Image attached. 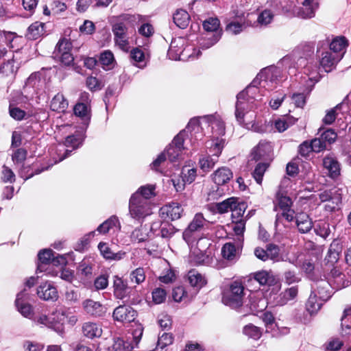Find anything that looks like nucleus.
Returning a JSON list of instances; mask_svg holds the SVG:
<instances>
[{
  "instance_id": "61",
  "label": "nucleus",
  "mask_w": 351,
  "mask_h": 351,
  "mask_svg": "<svg viewBox=\"0 0 351 351\" xmlns=\"http://www.w3.org/2000/svg\"><path fill=\"white\" fill-rule=\"evenodd\" d=\"M15 38H16V36L14 33L0 30V46H3L5 44L10 48H13L12 42L14 41Z\"/></svg>"
},
{
  "instance_id": "18",
  "label": "nucleus",
  "mask_w": 351,
  "mask_h": 351,
  "mask_svg": "<svg viewBox=\"0 0 351 351\" xmlns=\"http://www.w3.org/2000/svg\"><path fill=\"white\" fill-rule=\"evenodd\" d=\"M341 246L339 243L334 241L330 245L327 254L324 258L325 268L330 269L334 267L339 259V255L341 252Z\"/></svg>"
},
{
  "instance_id": "59",
  "label": "nucleus",
  "mask_w": 351,
  "mask_h": 351,
  "mask_svg": "<svg viewBox=\"0 0 351 351\" xmlns=\"http://www.w3.org/2000/svg\"><path fill=\"white\" fill-rule=\"evenodd\" d=\"M243 332L245 335L254 339H258L262 335L260 328L251 324L243 328Z\"/></svg>"
},
{
  "instance_id": "33",
  "label": "nucleus",
  "mask_w": 351,
  "mask_h": 351,
  "mask_svg": "<svg viewBox=\"0 0 351 351\" xmlns=\"http://www.w3.org/2000/svg\"><path fill=\"white\" fill-rule=\"evenodd\" d=\"M68 101L64 98V95L60 93L56 95L51 101L50 108L53 111L58 112H64L68 108Z\"/></svg>"
},
{
  "instance_id": "34",
  "label": "nucleus",
  "mask_w": 351,
  "mask_h": 351,
  "mask_svg": "<svg viewBox=\"0 0 351 351\" xmlns=\"http://www.w3.org/2000/svg\"><path fill=\"white\" fill-rule=\"evenodd\" d=\"M73 111L75 114L79 117L85 125H88L90 120V112L87 105L83 103H77L74 106Z\"/></svg>"
},
{
  "instance_id": "6",
  "label": "nucleus",
  "mask_w": 351,
  "mask_h": 351,
  "mask_svg": "<svg viewBox=\"0 0 351 351\" xmlns=\"http://www.w3.org/2000/svg\"><path fill=\"white\" fill-rule=\"evenodd\" d=\"M129 213L132 218L140 221L151 215L150 204L139 193H134L130 199Z\"/></svg>"
},
{
  "instance_id": "28",
  "label": "nucleus",
  "mask_w": 351,
  "mask_h": 351,
  "mask_svg": "<svg viewBox=\"0 0 351 351\" xmlns=\"http://www.w3.org/2000/svg\"><path fill=\"white\" fill-rule=\"evenodd\" d=\"M98 249L99 250L101 254L106 260L120 261L125 255V252L119 251L118 252H113L111 249L108 247V244L104 242H100L98 245Z\"/></svg>"
},
{
  "instance_id": "27",
  "label": "nucleus",
  "mask_w": 351,
  "mask_h": 351,
  "mask_svg": "<svg viewBox=\"0 0 351 351\" xmlns=\"http://www.w3.org/2000/svg\"><path fill=\"white\" fill-rule=\"evenodd\" d=\"M114 295L117 299L122 300L128 295V287L126 282L119 276H114L113 280Z\"/></svg>"
},
{
  "instance_id": "15",
  "label": "nucleus",
  "mask_w": 351,
  "mask_h": 351,
  "mask_svg": "<svg viewBox=\"0 0 351 351\" xmlns=\"http://www.w3.org/2000/svg\"><path fill=\"white\" fill-rule=\"evenodd\" d=\"M342 58L341 53H335L330 49L322 53L319 62L325 71L329 72Z\"/></svg>"
},
{
  "instance_id": "5",
  "label": "nucleus",
  "mask_w": 351,
  "mask_h": 351,
  "mask_svg": "<svg viewBox=\"0 0 351 351\" xmlns=\"http://www.w3.org/2000/svg\"><path fill=\"white\" fill-rule=\"evenodd\" d=\"M244 286L239 281H234L223 292L222 302L232 308L242 306L244 298Z\"/></svg>"
},
{
  "instance_id": "50",
  "label": "nucleus",
  "mask_w": 351,
  "mask_h": 351,
  "mask_svg": "<svg viewBox=\"0 0 351 351\" xmlns=\"http://www.w3.org/2000/svg\"><path fill=\"white\" fill-rule=\"evenodd\" d=\"M271 149L270 144L267 141H261L252 152L253 158L258 160Z\"/></svg>"
},
{
  "instance_id": "41",
  "label": "nucleus",
  "mask_w": 351,
  "mask_h": 351,
  "mask_svg": "<svg viewBox=\"0 0 351 351\" xmlns=\"http://www.w3.org/2000/svg\"><path fill=\"white\" fill-rule=\"evenodd\" d=\"M326 271L330 270L329 276L330 278L328 280L331 282L332 279L334 280V284H336V289H339L343 287V280L344 275L337 269V267L334 266L328 269V267L325 268Z\"/></svg>"
},
{
  "instance_id": "12",
  "label": "nucleus",
  "mask_w": 351,
  "mask_h": 351,
  "mask_svg": "<svg viewBox=\"0 0 351 351\" xmlns=\"http://www.w3.org/2000/svg\"><path fill=\"white\" fill-rule=\"evenodd\" d=\"M137 316V312L131 306L120 305L113 311V317L121 322L130 323L134 322Z\"/></svg>"
},
{
  "instance_id": "22",
  "label": "nucleus",
  "mask_w": 351,
  "mask_h": 351,
  "mask_svg": "<svg viewBox=\"0 0 351 351\" xmlns=\"http://www.w3.org/2000/svg\"><path fill=\"white\" fill-rule=\"evenodd\" d=\"M323 166L328 171L330 177L335 178L340 174V165L337 158L328 155L323 159Z\"/></svg>"
},
{
  "instance_id": "56",
  "label": "nucleus",
  "mask_w": 351,
  "mask_h": 351,
  "mask_svg": "<svg viewBox=\"0 0 351 351\" xmlns=\"http://www.w3.org/2000/svg\"><path fill=\"white\" fill-rule=\"evenodd\" d=\"M131 238L138 243L145 241L149 238L147 228L141 226L140 228L135 229L132 232Z\"/></svg>"
},
{
  "instance_id": "38",
  "label": "nucleus",
  "mask_w": 351,
  "mask_h": 351,
  "mask_svg": "<svg viewBox=\"0 0 351 351\" xmlns=\"http://www.w3.org/2000/svg\"><path fill=\"white\" fill-rule=\"evenodd\" d=\"M225 143V139L222 138L221 137L213 138V139L209 143V146L208 147L209 149L210 154L219 158L224 147Z\"/></svg>"
},
{
  "instance_id": "10",
  "label": "nucleus",
  "mask_w": 351,
  "mask_h": 351,
  "mask_svg": "<svg viewBox=\"0 0 351 351\" xmlns=\"http://www.w3.org/2000/svg\"><path fill=\"white\" fill-rule=\"evenodd\" d=\"M207 221L202 213H197L188 227L183 232V239L186 242L190 243L193 241L195 234L200 232L206 224Z\"/></svg>"
},
{
  "instance_id": "40",
  "label": "nucleus",
  "mask_w": 351,
  "mask_h": 351,
  "mask_svg": "<svg viewBox=\"0 0 351 351\" xmlns=\"http://www.w3.org/2000/svg\"><path fill=\"white\" fill-rule=\"evenodd\" d=\"M341 203V195L337 191H335L331 198L325 202L324 209L328 212H333L338 209Z\"/></svg>"
},
{
  "instance_id": "55",
  "label": "nucleus",
  "mask_w": 351,
  "mask_h": 351,
  "mask_svg": "<svg viewBox=\"0 0 351 351\" xmlns=\"http://www.w3.org/2000/svg\"><path fill=\"white\" fill-rule=\"evenodd\" d=\"M344 106H346V104L341 103L337 105L334 108L328 110L323 119V122L326 125L332 124L339 114L338 111Z\"/></svg>"
},
{
  "instance_id": "17",
  "label": "nucleus",
  "mask_w": 351,
  "mask_h": 351,
  "mask_svg": "<svg viewBox=\"0 0 351 351\" xmlns=\"http://www.w3.org/2000/svg\"><path fill=\"white\" fill-rule=\"evenodd\" d=\"M150 230L156 235L162 238L169 239L176 232L175 228L167 222L161 223L160 221L152 223Z\"/></svg>"
},
{
  "instance_id": "51",
  "label": "nucleus",
  "mask_w": 351,
  "mask_h": 351,
  "mask_svg": "<svg viewBox=\"0 0 351 351\" xmlns=\"http://www.w3.org/2000/svg\"><path fill=\"white\" fill-rule=\"evenodd\" d=\"M14 56H12V58H8L6 62H4L0 65V73L6 76L13 74L18 69L17 66L14 65Z\"/></svg>"
},
{
  "instance_id": "20",
  "label": "nucleus",
  "mask_w": 351,
  "mask_h": 351,
  "mask_svg": "<svg viewBox=\"0 0 351 351\" xmlns=\"http://www.w3.org/2000/svg\"><path fill=\"white\" fill-rule=\"evenodd\" d=\"M295 226L301 234H306L311 231L313 226V221L306 213H296Z\"/></svg>"
},
{
  "instance_id": "46",
  "label": "nucleus",
  "mask_w": 351,
  "mask_h": 351,
  "mask_svg": "<svg viewBox=\"0 0 351 351\" xmlns=\"http://www.w3.org/2000/svg\"><path fill=\"white\" fill-rule=\"evenodd\" d=\"M220 34H206L203 38H202L199 43L200 48L202 49H206L215 45L220 38Z\"/></svg>"
},
{
  "instance_id": "47",
  "label": "nucleus",
  "mask_w": 351,
  "mask_h": 351,
  "mask_svg": "<svg viewBox=\"0 0 351 351\" xmlns=\"http://www.w3.org/2000/svg\"><path fill=\"white\" fill-rule=\"evenodd\" d=\"M317 298L316 293L314 295L312 293L306 302V308L311 315L316 313L323 304L322 302H319Z\"/></svg>"
},
{
  "instance_id": "63",
  "label": "nucleus",
  "mask_w": 351,
  "mask_h": 351,
  "mask_svg": "<svg viewBox=\"0 0 351 351\" xmlns=\"http://www.w3.org/2000/svg\"><path fill=\"white\" fill-rule=\"evenodd\" d=\"M154 190V185L149 184L140 187L136 193H139L142 197L145 198L148 201L149 199L155 195Z\"/></svg>"
},
{
  "instance_id": "9",
  "label": "nucleus",
  "mask_w": 351,
  "mask_h": 351,
  "mask_svg": "<svg viewBox=\"0 0 351 351\" xmlns=\"http://www.w3.org/2000/svg\"><path fill=\"white\" fill-rule=\"evenodd\" d=\"M128 27L119 19L112 25V30L114 36L115 44L123 51L129 49Z\"/></svg>"
},
{
  "instance_id": "60",
  "label": "nucleus",
  "mask_w": 351,
  "mask_h": 351,
  "mask_svg": "<svg viewBox=\"0 0 351 351\" xmlns=\"http://www.w3.org/2000/svg\"><path fill=\"white\" fill-rule=\"evenodd\" d=\"M267 167L268 164L265 162H260L256 166L255 169L252 173V176L258 184H261L262 183L263 177Z\"/></svg>"
},
{
  "instance_id": "24",
  "label": "nucleus",
  "mask_w": 351,
  "mask_h": 351,
  "mask_svg": "<svg viewBox=\"0 0 351 351\" xmlns=\"http://www.w3.org/2000/svg\"><path fill=\"white\" fill-rule=\"evenodd\" d=\"M233 174L228 167H221L212 174V179L217 185H223L232 178Z\"/></svg>"
},
{
  "instance_id": "30",
  "label": "nucleus",
  "mask_w": 351,
  "mask_h": 351,
  "mask_svg": "<svg viewBox=\"0 0 351 351\" xmlns=\"http://www.w3.org/2000/svg\"><path fill=\"white\" fill-rule=\"evenodd\" d=\"M82 332L86 337L93 339L101 335L102 329L101 326L97 323L86 322L82 326Z\"/></svg>"
},
{
  "instance_id": "37",
  "label": "nucleus",
  "mask_w": 351,
  "mask_h": 351,
  "mask_svg": "<svg viewBox=\"0 0 351 351\" xmlns=\"http://www.w3.org/2000/svg\"><path fill=\"white\" fill-rule=\"evenodd\" d=\"M282 219H285L288 222L295 223L296 214L294 210L289 209L287 210H283L282 212H278L276 216L275 227L277 230H280V223H282Z\"/></svg>"
},
{
  "instance_id": "19",
  "label": "nucleus",
  "mask_w": 351,
  "mask_h": 351,
  "mask_svg": "<svg viewBox=\"0 0 351 351\" xmlns=\"http://www.w3.org/2000/svg\"><path fill=\"white\" fill-rule=\"evenodd\" d=\"M318 8L315 0H304L302 6L297 9V15L303 19L312 18Z\"/></svg>"
},
{
  "instance_id": "57",
  "label": "nucleus",
  "mask_w": 351,
  "mask_h": 351,
  "mask_svg": "<svg viewBox=\"0 0 351 351\" xmlns=\"http://www.w3.org/2000/svg\"><path fill=\"white\" fill-rule=\"evenodd\" d=\"M219 25V21L217 18H209L203 23L204 29L207 32V34H210V32L220 34L218 32Z\"/></svg>"
},
{
  "instance_id": "42",
  "label": "nucleus",
  "mask_w": 351,
  "mask_h": 351,
  "mask_svg": "<svg viewBox=\"0 0 351 351\" xmlns=\"http://www.w3.org/2000/svg\"><path fill=\"white\" fill-rule=\"evenodd\" d=\"M319 68L316 64L309 63L304 68V73L308 76V80L313 82H317L321 76L319 74Z\"/></svg>"
},
{
  "instance_id": "4",
  "label": "nucleus",
  "mask_w": 351,
  "mask_h": 351,
  "mask_svg": "<svg viewBox=\"0 0 351 351\" xmlns=\"http://www.w3.org/2000/svg\"><path fill=\"white\" fill-rule=\"evenodd\" d=\"M280 75V71L276 67L265 68L256 75L249 86L256 88V92L258 86L267 90H272L277 87Z\"/></svg>"
},
{
  "instance_id": "44",
  "label": "nucleus",
  "mask_w": 351,
  "mask_h": 351,
  "mask_svg": "<svg viewBox=\"0 0 351 351\" xmlns=\"http://www.w3.org/2000/svg\"><path fill=\"white\" fill-rule=\"evenodd\" d=\"M119 226L120 227V223L119 221V219L117 217L113 215L111 216L109 219L106 220L101 224H100L97 228V231L100 234H106L107 233L111 228L113 227Z\"/></svg>"
},
{
  "instance_id": "21",
  "label": "nucleus",
  "mask_w": 351,
  "mask_h": 351,
  "mask_svg": "<svg viewBox=\"0 0 351 351\" xmlns=\"http://www.w3.org/2000/svg\"><path fill=\"white\" fill-rule=\"evenodd\" d=\"M38 296L44 300H56L58 298V291L55 287L49 283L40 285L37 289Z\"/></svg>"
},
{
  "instance_id": "54",
  "label": "nucleus",
  "mask_w": 351,
  "mask_h": 351,
  "mask_svg": "<svg viewBox=\"0 0 351 351\" xmlns=\"http://www.w3.org/2000/svg\"><path fill=\"white\" fill-rule=\"evenodd\" d=\"M189 280L193 287H201L206 283L204 277L195 270H191L189 272Z\"/></svg>"
},
{
  "instance_id": "29",
  "label": "nucleus",
  "mask_w": 351,
  "mask_h": 351,
  "mask_svg": "<svg viewBox=\"0 0 351 351\" xmlns=\"http://www.w3.org/2000/svg\"><path fill=\"white\" fill-rule=\"evenodd\" d=\"M191 261L195 265H210L213 262V257L201 250H194L190 256Z\"/></svg>"
},
{
  "instance_id": "8",
  "label": "nucleus",
  "mask_w": 351,
  "mask_h": 351,
  "mask_svg": "<svg viewBox=\"0 0 351 351\" xmlns=\"http://www.w3.org/2000/svg\"><path fill=\"white\" fill-rule=\"evenodd\" d=\"M72 47V43L69 40L64 38L60 39L53 53L54 58L59 60L66 66L71 65L74 60L73 56L71 53Z\"/></svg>"
},
{
  "instance_id": "14",
  "label": "nucleus",
  "mask_w": 351,
  "mask_h": 351,
  "mask_svg": "<svg viewBox=\"0 0 351 351\" xmlns=\"http://www.w3.org/2000/svg\"><path fill=\"white\" fill-rule=\"evenodd\" d=\"M253 16L252 14H242V15L239 16V21H233L227 25L226 31L232 34H239L247 27L252 25V20L251 18Z\"/></svg>"
},
{
  "instance_id": "26",
  "label": "nucleus",
  "mask_w": 351,
  "mask_h": 351,
  "mask_svg": "<svg viewBox=\"0 0 351 351\" xmlns=\"http://www.w3.org/2000/svg\"><path fill=\"white\" fill-rule=\"evenodd\" d=\"M82 306L86 313L93 316L99 317L104 313L103 306L99 302L90 299L84 300Z\"/></svg>"
},
{
  "instance_id": "3",
  "label": "nucleus",
  "mask_w": 351,
  "mask_h": 351,
  "mask_svg": "<svg viewBox=\"0 0 351 351\" xmlns=\"http://www.w3.org/2000/svg\"><path fill=\"white\" fill-rule=\"evenodd\" d=\"M185 131L180 132L174 137L172 142L169 145L164 152L161 153L158 158L152 163V168L158 170L160 164L165 161L167 156L171 162H176L182 159L184 147V136Z\"/></svg>"
},
{
  "instance_id": "58",
  "label": "nucleus",
  "mask_w": 351,
  "mask_h": 351,
  "mask_svg": "<svg viewBox=\"0 0 351 351\" xmlns=\"http://www.w3.org/2000/svg\"><path fill=\"white\" fill-rule=\"evenodd\" d=\"M235 208H232L230 210L232 211V221L243 220L242 216L245 210V204L243 202H238L237 198L235 201Z\"/></svg>"
},
{
  "instance_id": "53",
  "label": "nucleus",
  "mask_w": 351,
  "mask_h": 351,
  "mask_svg": "<svg viewBox=\"0 0 351 351\" xmlns=\"http://www.w3.org/2000/svg\"><path fill=\"white\" fill-rule=\"evenodd\" d=\"M296 121L294 118L284 117L274 121V125L276 130L279 132L285 131L291 125Z\"/></svg>"
},
{
  "instance_id": "32",
  "label": "nucleus",
  "mask_w": 351,
  "mask_h": 351,
  "mask_svg": "<svg viewBox=\"0 0 351 351\" xmlns=\"http://www.w3.org/2000/svg\"><path fill=\"white\" fill-rule=\"evenodd\" d=\"M253 17L251 18L252 20V25L255 26L256 24L261 25H267L271 22L274 18V14L269 10H265L261 12L258 15L252 13Z\"/></svg>"
},
{
  "instance_id": "62",
  "label": "nucleus",
  "mask_w": 351,
  "mask_h": 351,
  "mask_svg": "<svg viewBox=\"0 0 351 351\" xmlns=\"http://www.w3.org/2000/svg\"><path fill=\"white\" fill-rule=\"evenodd\" d=\"M292 200L289 197L280 195L278 197V206H276L274 210L278 211L279 208L281 212L287 210L291 208Z\"/></svg>"
},
{
  "instance_id": "64",
  "label": "nucleus",
  "mask_w": 351,
  "mask_h": 351,
  "mask_svg": "<svg viewBox=\"0 0 351 351\" xmlns=\"http://www.w3.org/2000/svg\"><path fill=\"white\" fill-rule=\"evenodd\" d=\"M130 279L136 284H141L145 279V274L143 268L138 267L130 273Z\"/></svg>"
},
{
  "instance_id": "48",
  "label": "nucleus",
  "mask_w": 351,
  "mask_h": 351,
  "mask_svg": "<svg viewBox=\"0 0 351 351\" xmlns=\"http://www.w3.org/2000/svg\"><path fill=\"white\" fill-rule=\"evenodd\" d=\"M221 254L224 258L234 261L237 257V249L233 243H227L223 246Z\"/></svg>"
},
{
  "instance_id": "2",
  "label": "nucleus",
  "mask_w": 351,
  "mask_h": 351,
  "mask_svg": "<svg viewBox=\"0 0 351 351\" xmlns=\"http://www.w3.org/2000/svg\"><path fill=\"white\" fill-rule=\"evenodd\" d=\"M204 125L211 128L213 138L219 137L225 134L224 123L218 117L209 115L202 117L200 119L193 118L189 122L186 130L191 133V136H195L197 140L202 138L204 134L199 131Z\"/></svg>"
},
{
  "instance_id": "52",
  "label": "nucleus",
  "mask_w": 351,
  "mask_h": 351,
  "mask_svg": "<svg viewBox=\"0 0 351 351\" xmlns=\"http://www.w3.org/2000/svg\"><path fill=\"white\" fill-rule=\"evenodd\" d=\"M99 62L105 69H110L114 66V55L110 51H105L101 53Z\"/></svg>"
},
{
  "instance_id": "25",
  "label": "nucleus",
  "mask_w": 351,
  "mask_h": 351,
  "mask_svg": "<svg viewBox=\"0 0 351 351\" xmlns=\"http://www.w3.org/2000/svg\"><path fill=\"white\" fill-rule=\"evenodd\" d=\"M183 211V208L178 202H171L161 208V214H166L172 221L180 219Z\"/></svg>"
},
{
  "instance_id": "7",
  "label": "nucleus",
  "mask_w": 351,
  "mask_h": 351,
  "mask_svg": "<svg viewBox=\"0 0 351 351\" xmlns=\"http://www.w3.org/2000/svg\"><path fill=\"white\" fill-rule=\"evenodd\" d=\"M66 317L65 311H56L51 315L41 314L36 316L33 321L37 324L53 329L58 333H62L64 330L63 322Z\"/></svg>"
},
{
  "instance_id": "23",
  "label": "nucleus",
  "mask_w": 351,
  "mask_h": 351,
  "mask_svg": "<svg viewBox=\"0 0 351 351\" xmlns=\"http://www.w3.org/2000/svg\"><path fill=\"white\" fill-rule=\"evenodd\" d=\"M38 263L37 266L36 273L38 272H47V266L52 262V258L53 256V252L51 250H43L40 251L38 254Z\"/></svg>"
},
{
  "instance_id": "39",
  "label": "nucleus",
  "mask_w": 351,
  "mask_h": 351,
  "mask_svg": "<svg viewBox=\"0 0 351 351\" xmlns=\"http://www.w3.org/2000/svg\"><path fill=\"white\" fill-rule=\"evenodd\" d=\"M43 34L44 23L36 21L28 27L27 37L31 40H36Z\"/></svg>"
},
{
  "instance_id": "31",
  "label": "nucleus",
  "mask_w": 351,
  "mask_h": 351,
  "mask_svg": "<svg viewBox=\"0 0 351 351\" xmlns=\"http://www.w3.org/2000/svg\"><path fill=\"white\" fill-rule=\"evenodd\" d=\"M348 45V41L344 36H337L330 43V49L335 53H341L342 58Z\"/></svg>"
},
{
  "instance_id": "11",
  "label": "nucleus",
  "mask_w": 351,
  "mask_h": 351,
  "mask_svg": "<svg viewBox=\"0 0 351 351\" xmlns=\"http://www.w3.org/2000/svg\"><path fill=\"white\" fill-rule=\"evenodd\" d=\"M29 295L24 289L19 293L16 295L15 304L18 311L24 317L28 319H33V308L31 304L27 303Z\"/></svg>"
},
{
  "instance_id": "36",
  "label": "nucleus",
  "mask_w": 351,
  "mask_h": 351,
  "mask_svg": "<svg viewBox=\"0 0 351 351\" xmlns=\"http://www.w3.org/2000/svg\"><path fill=\"white\" fill-rule=\"evenodd\" d=\"M218 162V158L211 154L202 156L199 159L200 169L204 172L210 171Z\"/></svg>"
},
{
  "instance_id": "16",
  "label": "nucleus",
  "mask_w": 351,
  "mask_h": 351,
  "mask_svg": "<svg viewBox=\"0 0 351 351\" xmlns=\"http://www.w3.org/2000/svg\"><path fill=\"white\" fill-rule=\"evenodd\" d=\"M253 278L261 286H274L279 284L278 278L271 271L261 270L253 274Z\"/></svg>"
},
{
  "instance_id": "1",
  "label": "nucleus",
  "mask_w": 351,
  "mask_h": 351,
  "mask_svg": "<svg viewBox=\"0 0 351 351\" xmlns=\"http://www.w3.org/2000/svg\"><path fill=\"white\" fill-rule=\"evenodd\" d=\"M256 88L247 86L237 96L235 106V117L238 123L245 128H250V125L255 119L256 115L253 110L256 108L258 97L254 96Z\"/></svg>"
},
{
  "instance_id": "13",
  "label": "nucleus",
  "mask_w": 351,
  "mask_h": 351,
  "mask_svg": "<svg viewBox=\"0 0 351 351\" xmlns=\"http://www.w3.org/2000/svg\"><path fill=\"white\" fill-rule=\"evenodd\" d=\"M313 294L316 293L317 297L322 302H326L330 298L333 293V288L331 282L326 280H319L313 286Z\"/></svg>"
},
{
  "instance_id": "43",
  "label": "nucleus",
  "mask_w": 351,
  "mask_h": 351,
  "mask_svg": "<svg viewBox=\"0 0 351 351\" xmlns=\"http://www.w3.org/2000/svg\"><path fill=\"white\" fill-rule=\"evenodd\" d=\"M236 199V197H232L221 202L216 203L215 208L220 214L228 213L231 210L232 208H235Z\"/></svg>"
},
{
  "instance_id": "49",
  "label": "nucleus",
  "mask_w": 351,
  "mask_h": 351,
  "mask_svg": "<svg viewBox=\"0 0 351 351\" xmlns=\"http://www.w3.org/2000/svg\"><path fill=\"white\" fill-rule=\"evenodd\" d=\"M119 19L121 20V21H124L128 27L129 26L134 27L135 25L143 23L145 18L140 14H123L119 16Z\"/></svg>"
},
{
  "instance_id": "35",
  "label": "nucleus",
  "mask_w": 351,
  "mask_h": 351,
  "mask_svg": "<svg viewBox=\"0 0 351 351\" xmlns=\"http://www.w3.org/2000/svg\"><path fill=\"white\" fill-rule=\"evenodd\" d=\"M173 22L181 29H185L189 24L190 16L189 13L182 9L177 10L173 14Z\"/></svg>"
},
{
  "instance_id": "45",
  "label": "nucleus",
  "mask_w": 351,
  "mask_h": 351,
  "mask_svg": "<svg viewBox=\"0 0 351 351\" xmlns=\"http://www.w3.org/2000/svg\"><path fill=\"white\" fill-rule=\"evenodd\" d=\"M266 252L268 256V260H271L274 262H280L284 261L282 254H280V249L278 245L270 243L266 245Z\"/></svg>"
}]
</instances>
